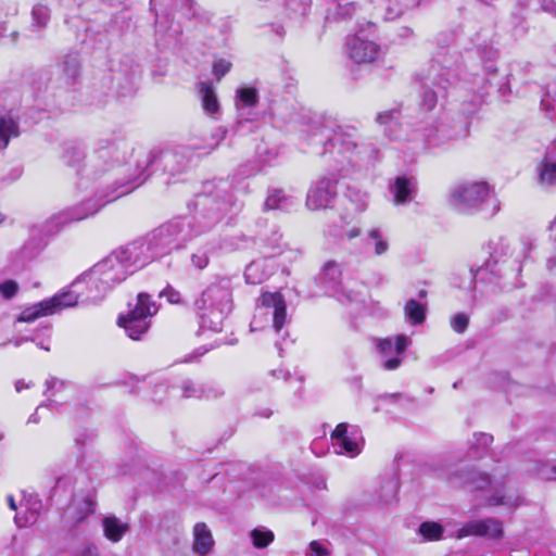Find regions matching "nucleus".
Listing matches in <instances>:
<instances>
[{"label": "nucleus", "mask_w": 556, "mask_h": 556, "mask_svg": "<svg viewBox=\"0 0 556 556\" xmlns=\"http://www.w3.org/2000/svg\"><path fill=\"white\" fill-rule=\"evenodd\" d=\"M79 556H97V549L96 547H87Z\"/></svg>", "instance_id": "0e129e2a"}, {"label": "nucleus", "mask_w": 556, "mask_h": 556, "mask_svg": "<svg viewBox=\"0 0 556 556\" xmlns=\"http://www.w3.org/2000/svg\"><path fill=\"white\" fill-rule=\"evenodd\" d=\"M160 296L166 298L170 304H178L181 302L180 292L170 286H167L163 291H161Z\"/></svg>", "instance_id": "4d7b16f0"}, {"label": "nucleus", "mask_w": 556, "mask_h": 556, "mask_svg": "<svg viewBox=\"0 0 556 556\" xmlns=\"http://www.w3.org/2000/svg\"><path fill=\"white\" fill-rule=\"evenodd\" d=\"M301 140L305 152L317 155L337 153L353 166L371 163L378 156V149L361 140L354 126L337 125L330 119L311 122L301 131Z\"/></svg>", "instance_id": "7ed1b4c3"}, {"label": "nucleus", "mask_w": 556, "mask_h": 556, "mask_svg": "<svg viewBox=\"0 0 556 556\" xmlns=\"http://www.w3.org/2000/svg\"><path fill=\"white\" fill-rule=\"evenodd\" d=\"M256 305L253 319L250 324L251 331H256L271 321V327L279 332L287 324V304L280 292H264Z\"/></svg>", "instance_id": "1a4fd4ad"}, {"label": "nucleus", "mask_w": 556, "mask_h": 556, "mask_svg": "<svg viewBox=\"0 0 556 556\" xmlns=\"http://www.w3.org/2000/svg\"><path fill=\"white\" fill-rule=\"evenodd\" d=\"M477 444L480 446H488L493 441L492 435L488 433H479L476 434Z\"/></svg>", "instance_id": "e2e57ef3"}, {"label": "nucleus", "mask_w": 556, "mask_h": 556, "mask_svg": "<svg viewBox=\"0 0 556 556\" xmlns=\"http://www.w3.org/2000/svg\"><path fill=\"white\" fill-rule=\"evenodd\" d=\"M220 387L213 383H198L191 379H182L179 384L170 387L173 397L184 399H217L223 395Z\"/></svg>", "instance_id": "6ab92c4d"}, {"label": "nucleus", "mask_w": 556, "mask_h": 556, "mask_svg": "<svg viewBox=\"0 0 556 556\" xmlns=\"http://www.w3.org/2000/svg\"><path fill=\"white\" fill-rule=\"evenodd\" d=\"M388 189L395 205H405L417 194V179L414 175L401 174L389 180Z\"/></svg>", "instance_id": "aec40b11"}, {"label": "nucleus", "mask_w": 556, "mask_h": 556, "mask_svg": "<svg viewBox=\"0 0 556 556\" xmlns=\"http://www.w3.org/2000/svg\"><path fill=\"white\" fill-rule=\"evenodd\" d=\"M258 101L257 90L252 87L239 88L236 93L237 109L253 108Z\"/></svg>", "instance_id": "ea45409f"}, {"label": "nucleus", "mask_w": 556, "mask_h": 556, "mask_svg": "<svg viewBox=\"0 0 556 556\" xmlns=\"http://www.w3.org/2000/svg\"><path fill=\"white\" fill-rule=\"evenodd\" d=\"M231 68V63L225 59H218L213 63V74L219 80Z\"/></svg>", "instance_id": "5fc2aeb1"}, {"label": "nucleus", "mask_w": 556, "mask_h": 556, "mask_svg": "<svg viewBox=\"0 0 556 556\" xmlns=\"http://www.w3.org/2000/svg\"><path fill=\"white\" fill-rule=\"evenodd\" d=\"M250 240L243 235H235L225 239L211 238L207 240L211 253L219 251H235L244 248L249 244Z\"/></svg>", "instance_id": "bb28decb"}, {"label": "nucleus", "mask_w": 556, "mask_h": 556, "mask_svg": "<svg viewBox=\"0 0 556 556\" xmlns=\"http://www.w3.org/2000/svg\"><path fill=\"white\" fill-rule=\"evenodd\" d=\"M419 4V0H386L384 18L395 20Z\"/></svg>", "instance_id": "4c0bfd02"}, {"label": "nucleus", "mask_w": 556, "mask_h": 556, "mask_svg": "<svg viewBox=\"0 0 556 556\" xmlns=\"http://www.w3.org/2000/svg\"><path fill=\"white\" fill-rule=\"evenodd\" d=\"M469 324V317L465 313H458L451 319V327L454 331L463 333Z\"/></svg>", "instance_id": "8fccbe9b"}, {"label": "nucleus", "mask_w": 556, "mask_h": 556, "mask_svg": "<svg viewBox=\"0 0 556 556\" xmlns=\"http://www.w3.org/2000/svg\"><path fill=\"white\" fill-rule=\"evenodd\" d=\"M448 203L464 214L481 211L488 204L492 205V214L500 211V202L485 181H466L454 186L448 194Z\"/></svg>", "instance_id": "423d86ee"}, {"label": "nucleus", "mask_w": 556, "mask_h": 556, "mask_svg": "<svg viewBox=\"0 0 556 556\" xmlns=\"http://www.w3.org/2000/svg\"><path fill=\"white\" fill-rule=\"evenodd\" d=\"M404 316L410 326L421 325L426 320L427 304L415 299L407 300L404 305Z\"/></svg>", "instance_id": "c756f323"}, {"label": "nucleus", "mask_w": 556, "mask_h": 556, "mask_svg": "<svg viewBox=\"0 0 556 556\" xmlns=\"http://www.w3.org/2000/svg\"><path fill=\"white\" fill-rule=\"evenodd\" d=\"M227 130L223 127L215 128L212 134L211 138L213 140V143L210 144L211 149H215L226 137Z\"/></svg>", "instance_id": "13d9d810"}, {"label": "nucleus", "mask_w": 556, "mask_h": 556, "mask_svg": "<svg viewBox=\"0 0 556 556\" xmlns=\"http://www.w3.org/2000/svg\"><path fill=\"white\" fill-rule=\"evenodd\" d=\"M260 160L265 165H271L274 161L278 157V151L276 149L268 150L264 154L263 152L258 151Z\"/></svg>", "instance_id": "bf43d9fd"}, {"label": "nucleus", "mask_w": 556, "mask_h": 556, "mask_svg": "<svg viewBox=\"0 0 556 556\" xmlns=\"http://www.w3.org/2000/svg\"><path fill=\"white\" fill-rule=\"evenodd\" d=\"M410 343V339L404 334H400L394 338L377 339V351L382 357H384L382 367L386 370H394L399 368L402 363V355Z\"/></svg>", "instance_id": "a211bd4d"}, {"label": "nucleus", "mask_w": 556, "mask_h": 556, "mask_svg": "<svg viewBox=\"0 0 556 556\" xmlns=\"http://www.w3.org/2000/svg\"><path fill=\"white\" fill-rule=\"evenodd\" d=\"M325 554L326 551L318 541L311 542L307 556H324Z\"/></svg>", "instance_id": "052dcab7"}, {"label": "nucleus", "mask_w": 556, "mask_h": 556, "mask_svg": "<svg viewBox=\"0 0 556 556\" xmlns=\"http://www.w3.org/2000/svg\"><path fill=\"white\" fill-rule=\"evenodd\" d=\"M70 383L65 382L63 380H59L56 378H50L46 381V392L45 394H48V392H51L50 396H55L56 393L64 390L66 387H68Z\"/></svg>", "instance_id": "603ef678"}, {"label": "nucleus", "mask_w": 556, "mask_h": 556, "mask_svg": "<svg viewBox=\"0 0 556 556\" xmlns=\"http://www.w3.org/2000/svg\"><path fill=\"white\" fill-rule=\"evenodd\" d=\"M199 92L204 111L214 115L219 111V102L213 87L205 81L199 84Z\"/></svg>", "instance_id": "c9c22d12"}, {"label": "nucleus", "mask_w": 556, "mask_h": 556, "mask_svg": "<svg viewBox=\"0 0 556 556\" xmlns=\"http://www.w3.org/2000/svg\"><path fill=\"white\" fill-rule=\"evenodd\" d=\"M535 475L542 480H556V464L541 462L536 465Z\"/></svg>", "instance_id": "09e8293b"}, {"label": "nucleus", "mask_w": 556, "mask_h": 556, "mask_svg": "<svg viewBox=\"0 0 556 556\" xmlns=\"http://www.w3.org/2000/svg\"><path fill=\"white\" fill-rule=\"evenodd\" d=\"M337 184L334 176H324L314 181L306 195L307 208L318 211L331 207L337 198Z\"/></svg>", "instance_id": "2eb2a0df"}, {"label": "nucleus", "mask_w": 556, "mask_h": 556, "mask_svg": "<svg viewBox=\"0 0 556 556\" xmlns=\"http://www.w3.org/2000/svg\"><path fill=\"white\" fill-rule=\"evenodd\" d=\"M345 198L353 205L357 213L364 212L367 207V193L357 187L349 186L345 191Z\"/></svg>", "instance_id": "79ce46f5"}, {"label": "nucleus", "mask_w": 556, "mask_h": 556, "mask_svg": "<svg viewBox=\"0 0 556 556\" xmlns=\"http://www.w3.org/2000/svg\"><path fill=\"white\" fill-rule=\"evenodd\" d=\"M163 169L170 177L184 173L189 167V160L184 152L166 151L160 155Z\"/></svg>", "instance_id": "5701e85b"}, {"label": "nucleus", "mask_w": 556, "mask_h": 556, "mask_svg": "<svg viewBox=\"0 0 556 556\" xmlns=\"http://www.w3.org/2000/svg\"><path fill=\"white\" fill-rule=\"evenodd\" d=\"M215 253L210 252V247L207 245V241L198 247L195 251L191 254L190 261L191 264L200 270L205 269L210 264V256Z\"/></svg>", "instance_id": "37998d69"}, {"label": "nucleus", "mask_w": 556, "mask_h": 556, "mask_svg": "<svg viewBox=\"0 0 556 556\" xmlns=\"http://www.w3.org/2000/svg\"><path fill=\"white\" fill-rule=\"evenodd\" d=\"M96 509V495L88 492L80 502H76L67 511L71 514L74 523H78L91 515Z\"/></svg>", "instance_id": "cd10ccee"}, {"label": "nucleus", "mask_w": 556, "mask_h": 556, "mask_svg": "<svg viewBox=\"0 0 556 556\" xmlns=\"http://www.w3.org/2000/svg\"><path fill=\"white\" fill-rule=\"evenodd\" d=\"M274 533L267 529H254L251 532L253 545L256 548H265L274 541Z\"/></svg>", "instance_id": "49530a36"}, {"label": "nucleus", "mask_w": 556, "mask_h": 556, "mask_svg": "<svg viewBox=\"0 0 556 556\" xmlns=\"http://www.w3.org/2000/svg\"><path fill=\"white\" fill-rule=\"evenodd\" d=\"M425 142L429 147H438L446 141L467 136V125L463 118H455L450 112H441L439 117L427 126L419 128Z\"/></svg>", "instance_id": "6e6552de"}, {"label": "nucleus", "mask_w": 556, "mask_h": 556, "mask_svg": "<svg viewBox=\"0 0 556 556\" xmlns=\"http://www.w3.org/2000/svg\"><path fill=\"white\" fill-rule=\"evenodd\" d=\"M541 105L549 118H556V80L547 84Z\"/></svg>", "instance_id": "a19ab883"}, {"label": "nucleus", "mask_w": 556, "mask_h": 556, "mask_svg": "<svg viewBox=\"0 0 556 556\" xmlns=\"http://www.w3.org/2000/svg\"><path fill=\"white\" fill-rule=\"evenodd\" d=\"M76 223L70 208H64L54 215H52L46 222V232L49 235L56 233L61 231L63 228L70 226L71 224Z\"/></svg>", "instance_id": "f704fd0d"}, {"label": "nucleus", "mask_w": 556, "mask_h": 556, "mask_svg": "<svg viewBox=\"0 0 556 556\" xmlns=\"http://www.w3.org/2000/svg\"><path fill=\"white\" fill-rule=\"evenodd\" d=\"M318 283L325 294L337 299L341 303H352L358 300V293L348 290L342 280V270L334 261H328L321 267Z\"/></svg>", "instance_id": "f8f14e48"}, {"label": "nucleus", "mask_w": 556, "mask_h": 556, "mask_svg": "<svg viewBox=\"0 0 556 556\" xmlns=\"http://www.w3.org/2000/svg\"><path fill=\"white\" fill-rule=\"evenodd\" d=\"M331 440L337 454L350 457L361 453L364 441L361 431L348 424H339L331 433Z\"/></svg>", "instance_id": "dca6fc26"}, {"label": "nucleus", "mask_w": 556, "mask_h": 556, "mask_svg": "<svg viewBox=\"0 0 556 556\" xmlns=\"http://www.w3.org/2000/svg\"><path fill=\"white\" fill-rule=\"evenodd\" d=\"M128 276L130 275L119 258L112 252L88 271L81 274L68 287L49 299L26 307L18 315L17 321L33 323L39 317L59 314L65 308L74 307L79 302H99Z\"/></svg>", "instance_id": "f03ea898"}, {"label": "nucleus", "mask_w": 556, "mask_h": 556, "mask_svg": "<svg viewBox=\"0 0 556 556\" xmlns=\"http://www.w3.org/2000/svg\"><path fill=\"white\" fill-rule=\"evenodd\" d=\"M50 21V9L41 3L34 5L31 10V27L45 28Z\"/></svg>", "instance_id": "a18cd8bd"}, {"label": "nucleus", "mask_w": 556, "mask_h": 556, "mask_svg": "<svg viewBox=\"0 0 556 556\" xmlns=\"http://www.w3.org/2000/svg\"><path fill=\"white\" fill-rule=\"evenodd\" d=\"M226 185L222 180L217 185L206 184L205 191L197 194L192 202L191 217L172 219L143 237L153 260L184 248L192 239L212 230L228 215L241 210L232 194L227 192Z\"/></svg>", "instance_id": "f257e3e1"}, {"label": "nucleus", "mask_w": 556, "mask_h": 556, "mask_svg": "<svg viewBox=\"0 0 556 556\" xmlns=\"http://www.w3.org/2000/svg\"><path fill=\"white\" fill-rule=\"evenodd\" d=\"M21 508L24 509V513H18L14 517L15 523L20 528L35 523L43 509V505L38 497L30 496L21 503Z\"/></svg>", "instance_id": "b1692460"}, {"label": "nucleus", "mask_w": 556, "mask_h": 556, "mask_svg": "<svg viewBox=\"0 0 556 556\" xmlns=\"http://www.w3.org/2000/svg\"><path fill=\"white\" fill-rule=\"evenodd\" d=\"M422 79L425 90L421 94V105L427 110H432L438 101L437 92L429 89V85L440 88L442 94L447 92L448 89H455L457 85V74L455 70L442 66L438 63L430 65Z\"/></svg>", "instance_id": "9b49d317"}, {"label": "nucleus", "mask_w": 556, "mask_h": 556, "mask_svg": "<svg viewBox=\"0 0 556 556\" xmlns=\"http://www.w3.org/2000/svg\"><path fill=\"white\" fill-rule=\"evenodd\" d=\"M237 276L217 275L202 291L194 305L200 330L219 332L233 309L232 291Z\"/></svg>", "instance_id": "20e7f679"}, {"label": "nucleus", "mask_w": 556, "mask_h": 556, "mask_svg": "<svg viewBox=\"0 0 556 556\" xmlns=\"http://www.w3.org/2000/svg\"><path fill=\"white\" fill-rule=\"evenodd\" d=\"M364 245L366 249H372L374 254L378 256L383 255L389 250L388 238L378 227L368 230L364 239Z\"/></svg>", "instance_id": "c85d7f7f"}, {"label": "nucleus", "mask_w": 556, "mask_h": 556, "mask_svg": "<svg viewBox=\"0 0 556 556\" xmlns=\"http://www.w3.org/2000/svg\"><path fill=\"white\" fill-rule=\"evenodd\" d=\"M538 2L545 12L556 16V0H538Z\"/></svg>", "instance_id": "680f3d73"}, {"label": "nucleus", "mask_w": 556, "mask_h": 556, "mask_svg": "<svg viewBox=\"0 0 556 556\" xmlns=\"http://www.w3.org/2000/svg\"><path fill=\"white\" fill-rule=\"evenodd\" d=\"M18 291V285L14 280H7L0 283V294L3 299H12Z\"/></svg>", "instance_id": "864d4df0"}, {"label": "nucleus", "mask_w": 556, "mask_h": 556, "mask_svg": "<svg viewBox=\"0 0 556 556\" xmlns=\"http://www.w3.org/2000/svg\"><path fill=\"white\" fill-rule=\"evenodd\" d=\"M20 136V126L11 115L0 117V150L5 149L12 138Z\"/></svg>", "instance_id": "72a5a7b5"}, {"label": "nucleus", "mask_w": 556, "mask_h": 556, "mask_svg": "<svg viewBox=\"0 0 556 556\" xmlns=\"http://www.w3.org/2000/svg\"><path fill=\"white\" fill-rule=\"evenodd\" d=\"M113 252L117 258H119L129 275H132L154 261L148 250V245L143 237L138 238Z\"/></svg>", "instance_id": "4468645a"}, {"label": "nucleus", "mask_w": 556, "mask_h": 556, "mask_svg": "<svg viewBox=\"0 0 556 556\" xmlns=\"http://www.w3.org/2000/svg\"><path fill=\"white\" fill-rule=\"evenodd\" d=\"M7 501H8V504H9V506H10V508L12 510H17V506H16L15 500H14V497L12 495H9L7 497Z\"/></svg>", "instance_id": "338daca9"}, {"label": "nucleus", "mask_w": 556, "mask_h": 556, "mask_svg": "<svg viewBox=\"0 0 556 556\" xmlns=\"http://www.w3.org/2000/svg\"><path fill=\"white\" fill-rule=\"evenodd\" d=\"M508 247L505 242L501 241L494 248L493 253L485 261L477 271V278L479 280H489L493 282L492 278H488V275H492L495 278H507L510 274H518L521 270L520 265L516 260L504 258L507 254Z\"/></svg>", "instance_id": "ddd939ff"}, {"label": "nucleus", "mask_w": 556, "mask_h": 556, "mask_svg": "<svg viewBox=\"0 0 556 556\" xmlns=\"http://www.w3.org/2000/svg\"><path fill=\"white\" fill-rule=\"evenodd\" d=\"M419 533L424 539L433 541L439 540L442 536L443 528L437 522H424L419 527Z\"/></svg>", "instance_id": "de8ad7c7"}, {"label": "nucleus", "mask_w": 556, "mask_h": 556, "mask_svg": "<svg viewBox=\"0 0 556 556\" xmlns=\"http://www.w3.org/2000/svg\"><path fill=\"white\" fill-rule=\"evenodd\" d=\"M551 237L556 241V218L551 224Z\"/></svg>", "instance_id": "774afa93"}, {"label": "nucleus", "mask_w": 556, "mask_h": 556, "mask_svg": "<svg viewBox=\"0 0 556 556\" xmlns=\"http://www.w3.org/2000/svg\"><path fill=\"white\" fill-rule=\"evenodd\" d=\"M85 157V148L81 143L76 141L64 143L62 160L67 166L79 168Z\"/></svg>", "instance_id": "7c9ffc66"}, {"label": "nucleus", "mask_w": 556, "mask_h": 556, "mask_svg": "<svg viewBox=\"0 0 556 556\" xmlns=\"http://www.w3.org/2000/svg\"><path fill=\"white\" fill-rule=\"evenodd\" d=\"M361 235V230L358 228H352L351 230H349L346 232V237L349 239H353V238H356Z\"/></svg>", "instance_id": "69168bd1"}, {"label": "nucleus", "mask_w": 556, "mask_h": 556, "mask_svg": "<svg viewBox=\"0 0 556 556\" xmlns=\"http://www.w3.org/2000/svg\"><path fill=\"white\" fill-rule=\"evenodd\" d=\"M159 311L155 302L147 293H139L126 314L119 315L118 325L131 340H141L151 327V317Z\"/></svg>", "instance_id": "0eeeda50"}, {"label": "nucleus", "mask_w": 556, "mask_h": 556, "mask_svg": "<svg viewBox=\"0 0 556 556\" xmlns=\"http://www.w3.org/2000/svg\"><path fill=\"white\" fill-rule=\"evenodd\" d=\"M154 155L152 153H142L137 160V174L129 178L128 182L118 186L111 194L102 195L97 193L94 197L85 200L74 206L68 207L75 222H81L96 215L106 203L112 202L140 186L143 181L141 177L153 164Z\"/></svg>", "instance_id": "39448f33"}, {"label": "nucleus", "mask_w": 556, "mask_h": 556, "mask_svg": "<svg viewBox=\"0 0 556 556\" xmlns=\"http://www.w3.org/2000/svg\"><path fill=\"white\" fill-rule=\"evenodd\" d=\"M42 407H49L50 409L59 410L60 404L58 403V401L49 397L47 404L39 405L37 407L36 412L29 416L28 422H31V424H38L39 422L40 418H39V415H38V410L40 408H42Z\"/></svg>", "instance_id": "6e6d98bb"}, {"label": "nucleus", "mask_w": 556, "mask_h": 556, "mask_svg": "<svg viewBox=\"0 0 556 556\" xmlns=\"http://www.w3.org/2000/svg\"><path fill=\"white\" fill-rule=\"evenodd\" d=\"M399 121H400V111H397V110H389V111L380 112L376 117V122L379 125L384 126V131L391 139L399 138V136L396 134H394L395 128L399 126Z\"/></svg>", "instance_id": "58836bf2"}, {"label": "nucleus", "mask_w": 556, "mask_h": 556, "mask_svg": "<svg viewBox=\"0 0 556 556\" xmlns=\"http://www.w3.org/2000/svg\"><path fill=\"white\" fill-rule=\"evenodd\" d=\"M267 273L264 270V264L262 262H252L249 264L244 271V278L247 283L257 285L266 279Z\"/></svg>", "instance_id": "c03bdc74"}, {"label": "nucleus", "mask_w": 556, "mask_h": 556, "mask_svg": "<svg viewBox=\"0 0 556 556\" xmlns=\"http://www.w3.org/2000/svg\"><path fill=\"white\" fill-rule=\"evenodd\" d=\"M469 535L500 539L503 536L502 522L494 518L469 521L458 530L457 538L463 539Z\"/></svg>", "instance_id": "4be33fe9"}, {"label": "nucleus", "mask_w": 556, "mask_h": 556, "mask_svg": "<svg viewBox=\"0 0 556 556\" xmlns=\"http://www.w3.org/2000/svg\"><path fill=\"white\" fill-rule=\"evenodd\" d=\"M300 200L292 194L286 193L281 189L273 190L264 202L266 210H280L289 212L296 207Z\"/></svg>", "instance_id": "a878e982"}, {"label": "nucleus", "mask_w": 556, "mask_h": 556, "mask_svg": "<svg viewBox=\"0 0 556 556\" xmlns=\"http://www.w3.org/2000/svg\"><path fill=\"white\" fill-rule=\"evenodd\" d=\"M61 70L67 86H73L80 74V60L77 53H70L64 56Z\"/></svg>", "instance_id": "473e14b6"}, {"label": "nucleus", "mask_w": 556, "mask_h": 556, "mask_svg": "<svg viewBox=\"0 0 556 556\" xmlns=\"http://www.w3.org/2000/svg\"><path fill=\"white\" fill-rule=\"evenodd\" d=\"M121 142H115L111 138L99 139L93 148V155L89 163L91 166H97V163H102L103 169L109 168L114 163H119L124 159V153L121 152Z\"/></svg>", "instance_id": "412c9836"}, {"label": "nucleus", "mask_w": 556, "mask_h": 556, "mask_svg": "<svg viewBox=\"0 0 556 556\" xmlns=\"http://www.w3.org/2000/svg\"><path fill=\"white\" fill-rule=\"evenodd\" d=\"M465 483L471 486V490L490 489L492 493L486 497V502L492 506L517 507L521 503V497L511 489H507L504 483L491 481L488 475L468 470L462 473Z\"/></svg>", "instance_id": "9d476101"}, {"label": "nucleus", "mask_w": 556, "mask_h": 556, "mask_svg": "<svg viewBox=\"0 0 556 556\" xmlns=\"http://www.w3.org/2000/svg\"><path fill=\"white\" fill-rule=\"evenodd\" d=\"M346 54L356 64L374 63L382 55L381 48L362 34H355L348 38Z\"/></svg>", "instance_id": "f3484780"}, {"label": "nucleus", "mask_w": 556, "mask_h": 556, "mask_svg": "<svg viewBox=\"0 0 556 556\" xmlns=\"http://www.w3.org/2000/svg\"><path fill=\"white\" fill-rule=\"evenodd\" d=\"M214 546L211 530L204 522H198L193 527V552L199 556H206Z\"/></svg>", "instance_id": "393cba45"}, {"label": "nucleus", "mask_w": 556, "mask_h": 556, "mask_svg": "<svg viewBox=\"0 0 556 556\" xmlns=\"http://www.w3.org/2000/svg\"><path fill=\"white\" fill-rule=\"evenodd\" d=\"M539 181L542 186L556 185V160L545 155L538 166Z\"/></svg>", "instance_id": "e433bc0d"}, {"label": "nucleus", "mask_w": 556, "mask_h": 556, "mask_svg": "<svg viewBox=\"0 0 556 556\" xmlns=\"http://www.w3.org/2000/svg\"><path fill=\"white\" fill-rule=\"evenodd\" d=\"M103 531L108 540L113 543L119 542L128 531V525L116 518L108 516L103 519Z\"/></svg>", "instance_id": "2f4dec72"}, {"label": "nucleus", "mask_w": 556, "mask_h": 556, "mask_svg": "<svg viewBox=\"0 0 556 556\" xmlns=\"http://www.w3.org/2000/svg\"><path fill=\"white\" fill-rule=\"evenodd\" d=\"M41 251V245L37 242H27L21 250V257L24 261L35 258Z\"/></svg>", "instance_id": "3c124183"}]
</instances>
